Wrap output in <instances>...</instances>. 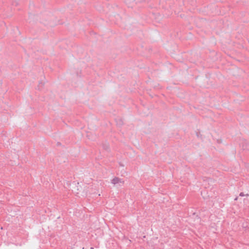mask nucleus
<instances>
[{
    "label": "nucleus",
    "mask_w": 249,
    "mask_h": 249,
    "mask_svg": "<svg viewBox=\"0 0 249 249\" xmlns=\"http://www.w3.org/2000/svg\"><path fill=\"white\" fill-rule=\"evenodd\" d=\"M111 182L114 185L123 184L124 181L118 178H114L111 180Z\"/></svg>",
    "instance_id": "nucleus-1"
},
{
    "label": "nucleus",
    "mask_w": 249,
    "mask_h": 249,
    "mask_svg": "<svg viewBox=\"0 0 249 249\" xmlns=\"http://www.w3.org/2000/svg\"><path fill=\"white\" fill-rule=\"evenodd\" d=\"M240 196H244L243 193H240Z\"/></svg>",
    "instance_id": "nucleus-2"
},
{
    "label": "nucleus",
    "mask_w": 249,
    "mask_h": 249,
    "mask_svg": "<svg viewBox=\"0 0 249 249\" xmlns=\"http://www.w3.org/2000/svg\"><path fill=\"white\" fill-rule=\"evenodd\" d=\"M90 249H94V248L93 247H91Z\"/></svg>",
    "instance_id": "nucleus-3"
}]
</instances>
